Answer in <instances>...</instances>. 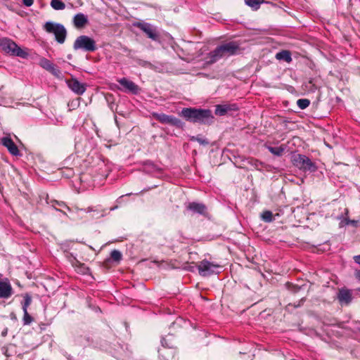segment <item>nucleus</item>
<instances>
[{"label":"nucleus","instance_id":"nucleus-7","mask_svg":"<svg viewBox=\"0 0 360 360\" xmlns=\"http://www.w3.org/2000/svg\"><path fill=\"white\" fill-rule=\"evenodd\" d=\"M153 117L162 124H167L180 129H182L184 126V123L181 120L172 115L154 112Z\"/></svg>","mask_w":360,"mask_h":360},{"label":"nucleus","instance_id":"nucleus-9","mask_svg":"<svg viewBox=\"0 0 360 360\" xmlns=\"http://www.w3.org/2000/svg\"><path fill=\"white\" fill-rule=\"evenodd\" d=\"M117 81L121 85L120 87H117V89L120 91L131 93L134 95L138 94L140 91V88L137 84L125 77L118 79Z\"/></svg>","mask_w":360,"mask_h":360},{"label":"nucleus","instance_id":"nucleus-43","mask_svg":"<svg viewBox=\"0 0 360 360\" xmlns=\"http://www.w3.org/2000/svg\"><path fill=\"white\" fill-rule=\"evenodd\" d=\"M300 289V287H297V286H295V290L294 291H295H295H297V290H299Z\"/></svg>","mask_w":360,"mask_h":360},{"label":"nucleus","instance_id":"nucleus-6","mask_svg":"<svg viewBox=\"0 0 360 360\" xmlns=\"http://www.w3.org/2000/svg\"><path fill=\"white\" fill-rule=\"evenodd\" d=\"M197 267L200 276H209L213 274H218L219 272L218 269L221 268V266L203 259L200 262Z\"/></svg>","mask_w":360,"mask_h":360},{"label":"nucleus","instance_id":"nucleus-32","mask_svg":"<svg viewBox=\"0 0 360 360\" xmlns=\"http://www.w3.org/2000/svg\"><path fill=\"white\" fill-rule=\"evenodd\" d=\"M191 140L192 141H198L200 144L204 145V146H206V145L209 144V141L207 139H202V138H201L200 136H193L191 138Z\"/></svg>","mask_w":360,"mask_h":360},{"label":"nucleus","instance_id":"nucleus-2","mask_svg":"<svg viewBox=\"0 0 360 360\" xmlns=\"http://www.w3.org/2000/svg\"><path fill=\"white\" fill-rule=\"evenodd\" d=\"M0 49L11 56L22 58L27 57L28 53L18 46L13 40L8 38H0Z\"/></svg>","mask_w":360,"mask_h":360},{"label":"nucleus","instance_id":"nucleus-10","mask_svg":"<svg viewBox=\"0 0 360 360\" xmlns=\"http://www.w3.org/2000/svg\"><path fill=\"white\" fill-rule=\"evenodd\" d=\"M224 56H231L241 53L242 49L236 41H229L220 45Z\"/></svg>","mask_w":360,"mask_h":360},{"label":"nucleus","instance_id":"nucleus-4","mask_svg":"<svg viewBox=\"0 0 360 360\" xmlns=\"http://www.w3.org/2000/svg\"><path fill=\"white\" fill-rule=\"evenodd\" d=\"M292 162L294 166L304 172H314L317 170L316 164L304 155H292Z\"/></svg>","mask_w":360,"mask_h":360},{"label":"nucleus","instance_id":"nucleus-35","mask_svg":"<svg viewBox=\"0 0 360 360\" xmlns=\"http://www.w3.org/2000/svg\"><path fill=\"white\" fill-rule=\"evenodd\" d=\"M354 260L356 263L360 264V255L354 257Z\"/></svg>","mask_w":360,"mask_h":360},{"label":"nucleus","instance_id":"nucleus-34","mask_svg":"<svg viewBox=\"0 0 360 360\" xmlns=\"http://www.w3.org/2000/svg\"><path fill=\"white\" fill-rule=\"evenodd\" d=\"M162 346L164 347H171V346L167 343V340L165 338H162L161 340Z\"/></svg>","mask_w":360,"mask_h":360},{"label":"nucleus","instance_id":"nucleus-29","mask_svg":"<svg viewBox=\"0 0 360 360\" xmlns=\"http://www.w3.org/2000/svg\"><path fill=\"white\" fill-rule=\"evenodd\" d=\"M110 257L114 262H120L122 259V255L119 250H113L110 253Z\"/></svg>","mask_w":360,"mask_h":360},{"label":"nucleus","instance_id":"nucleus-40","mask_svg":"<svg viewBox=\"0 0 360 360\" xmlns=\"http://www.w3.org/2000/svg\"><path fill=\"white\" fill-rule=\"evenodd\" d=\"M193 269H194V266H188V268H186V269H188V271H193Z\"/></svg>","mask_w":360,"mask_h":360},{"label":"nucleus","instance_id":"nucleus-39","mask_svg":"<svg viewBox=\"0 0 360 360\" xmlns=\"http://www.w3.org/2000/svg\"><path fill=\"white\" fill-rule=\"evenodd\" d=\"M304 302V299H301V300L300 301V303L297 304V305H294V307H297L299 306H300V303H302Z\"/></svg>","mask_w":360,"mask_h":360},{"label":"nucleus","instance_id":"nucleus-33","mask_svg":"<svg viewBox=\"0 0 360 360\" xmlns=\"http://www.w3.org/2000/svg\"><path fill=\"white\" fill-rule=\"evenodd\" d=\"M23 4L26 6H31L33 3L34 0H22Z\"/></svg>","mask_w":360,"mask_h":360},{"label":"nucleus","instance_id":"nucleus-46","mask_svg":"<svg viewBox=\"0 0 360 360\" xmlns=\"http://www.w3.org/2000/svg\"><path fill=\"white\" fill-rule=\"evenodd\" d=\"M358 290H359V291H360V288Z\"/></svg>","mask_w":360,"mask_h":360},{"label":"nucleus","instance_id":"nucleus-26","mask_svg":"<svg viewBox=\"0 0 360 360\" xmlns=\"http://www.w3.org/2000/svg\"><path fill=\"white\" fill-rule=\"evenodd\" d=\"M32 303V297L29 294H25L23 296V302H22V311H27L28 307Z\"/></svg>","mask_w":360,"mask_h":360},{"label":"nucleus","instance_id":"nucleus-12","mask_svg":"<svg viewBox=\"0 0 360 360\" xmlns=\"http://www.w3.org/2000/svg\"><path fill=\"white\" fill-rule=\"evenodd\" d=\"M68 87L75 94L82 95L86 91L84 84L79 82L77 79L72 78L67 82Z\"/></svg>","mask_w":360,"mask_h":360},{"label":"nucleus","instance_id":"nucleus-25","mask_svg":"<svg viewBox=\"0 0 360 360\" xmlns=\"http://www.w3.org/2000/svg\"><path fill=\"white\" fill-rule=\"evenodd\" d=\"M51 203H52V206L56 209V210L57 211H59V212H63L64 214H66L65 212H64L63 211H62L61 210H59V209H57L55 207V205H58L59 207H65L69 212H70L72 210L71 208H70L68 205H66V204L63 202V201H58V200H52L51 202Z\"/></svg>","mask_w":360,"mask_h":360},{"label":"nucleus","instance_id":"nucleus-19","mask_svg":"<svg viewBox=\"0 0 360 360\" xmlns=\"http://www.w3.org/2000/svg\"><path fill=\"white\" fill-rule=\"evenodd\" d=\"M87 16L82 13H77L74 16L73 23L77 28L84 27L87 24Z\"/></svg>","mask_w":360,"mask_h":360},{"label":"nucleus","instance_id":"nucleus-44","mask_svg":"<svg viewBox=\"0 0 360 360\" xmlns=\"http://www.w3.org/2000/svg\"><path fill=\"white\" fill-rule=\"evenodd\" d=\"M91 208H88V210L86 212H91Z\"/></svg>","mask_w":360,"mask_h":360},{"label":"nucleus","instance_id":"nucleus-8","mask_svg":"<svg viewBox=\"0 0 360 360\" xmlns=\"http://www.w3.org/2000/svg\"><path fill=\"white\" fill-rule=\"evenodd\" d=\"M135 26L143 31L153 41H160V33L155 26L148 22H136Z\"/></svg>","mask_w":360,"mask_h":360},{"label":"nucleus","instance_id":"nucleus-30","mask_svg":"<svg viewBox=\"0 0 360 360\" xmlns=\"http://www.w3.org/2000/svg\"><path fill=\"white\" fill-rule=\"evenodd\" d=\"M309 104L310 101L307 98H300L297 101V105L301 110L307 108Z\"/></svg>","mask_w":360,"mask_h":360},{"label":"nucleus","instance_id":"nucleus-27","mask_svg":"<svg viewBox=\"0 0 360 360\" xmlns=\"http://www.w3.org/2000/svg\"><path fill=\"white\" fill-rule=\"evenodd\" d=\"M261 218L265 222H271L274 219L272 212L269 210L263 212Z\"/></svg>","mask_w":360,"mask_h":360},{"label":"nucleus","instance_id":"nucleus-36","mask_svg":"<svg viewBox=\"0 0 360 360\" xmlns=\"http://www.w3.org/2000/svg\"><path fill=\"white\" fill-rule=\"evenodd\" d=\"M8 333V328H5L2 332H1V335L3 337H5Z\"/></svg>","mask_w":360,"mask_h":360},{"label":"nucleus","instance_id":"nucleus-16","mask_svg":"<svg viewBox=\"0 0 360 360\" xmlns=\"http://www.w3.org/2000/svg\"><path fill=\"white\" fill-rule=\"evenodd\" d=\"M338 299L342 305L349 304L352 300L351 291L345 288L340 289L338 293Z\"/></svg>","mask_w":360,"mask_h":360},{"label":"nucleus","instance_id":"nucleus-17","mask_svg":"<svg viewBox=\"0 0 360 360\" xmlns=\"http://www.w3.org/2000/svg\"><path fill=\"white\" fill-rule=\"evenodd\" d=\"M238 106L236 104H224L218 105L216 106L215 114L217 115L222 116L231 111H236Z\"/></svg>","mask_w":360,"mask_h":360},{"label":"nucleus","instance_id":"nucleus-1","mask_svg":"<svg viewBox=\"0 0 360 360\" xmlns=\"http://www.w3.org/2000/svg\"><path fill=\"white\" fill-rule=\"evenodd\" d=\"M180 115L187 121L200 124H210L213 119L211 110L207 109L185 108L182 109Z\"/></svg>","mask_w":360,"mask_h":360},{"label":"nucleus","instance_id":"nucleus-45","mask_svg":"<svg viewBox=\"0 0 360 360\" xmlns=\"http://www.w3.org/2000/svg\"><path fill=\"white\" fill-rule=\"evenodd\" d=\"M124 195H121L119 199L117 200V202H119V200L121 198H123Z\"/></svg>","mask_w":360,"mask_h":360},{"label":"nucleus","instance_id":"nucleus-28","mask_svg":"<svg viewBox=\"0 0 360 360\" xmlns=\"http://www.w3.org/2000/svg\"><path fill=\"white\" fill-rule=\"evenodd\" d=\"M306 87L308 91L311 92H315L319 89L316 81L314 79H310L308 83L306 84Z\"/></svg>","mask_w":360,"mask_h":360},{"label":"nucleus","instance_id":"nucleus-11","mask_svg":"<svg viewBox=\"0 0 360 360\" xmlns=\"http://www.w3.org/2000/svg\"><path fill=\"white\" fill-rule=\"evenodd\" d=\"M0 143L5 146L11 155L15 156H18L20 155L17 146L15 144L11 137H3L0 140Z\"/></svg>","mask_w":360,"mask_h":360},{"label":"nucleus","instance_id":"nucleus-18","mask_svg":"<svg viewBox=\"0 0 360 360\" xmlns=\"http://www.w3.org/2000/svg\"><path fill=\"white\" fill-rule=\"evenodd\" d=\"M186 209L193 213L199 214H205L207 210V207L204 204L195 202H189L186 205Z\"/></svg>","mask_w":360,"mask_h":360},{"label":"nucleus","instance_id":"nucleus-31","mask_svg":"<svg viewBox=\"0 0 360 360\" xmlns=\"http://www.w3.org/2000/svg\"><path fill=\"white\" fill-rule=\"evenodd\" d=\"M23 324L30 325L33 321V318L29 314L27 311H23Z\"/></svg>","mask_w":360,"mask_h":360},{"label":"nucleus","instance_id":"nucleus-41","mask_svg":"<svg viewBox=\"0 0 360 360\" xmlns=\"http://www.w3.org/2000/svg\"><path fill=\"white\" fill-rule=\"evenodd\" d=\"M117 207H118V206H117V205H116V206H115V207H113L110 208V210H111V211H112V210H116Z\"/></svg>","mask_w":360,"mask_h":360},{"label":"nucleus","instance_id":"nucleus-37","mask_svg":"<svg viewBox=\"0 0 360 360\" xmlns=\"http://www.w3.org/2000/svg\"><path fill=\"white\" fill-rule=\"evenodd\" d=\"M355 276L356 277L360 280V270L359 271H356V273H355Z\"/></svg>","mask_w":360,"mask_h":360},{"label":"nucleus","instance_id":"nucleus-5","mask_svg":"<svg viewBox=\"0 0 360 360\" xmlns=\"http://www.w3.org/2000/svg\"><path fill=\"white\" fill-rule=\"evenodd\" d=\"M73 49L75 51L82 50L85 52H94L98 48L94 39L86 35H80L75 40Z\"/></svg>","mask_w":360,"mask_h":360},{"label":"nucleus","instance_id":"nucleus-13","mask_svg":"<svg viewBox=\"0 0 360 360\" xmlns=\"http://www.w3.org/2000/svg\"><path fill=\"white\" fill-rule=\"evenodd\" d=\"M13 293L12 286L8 279L0 281V297L9 298Z\"/></svg>","mask_w":360,"mask_h":360},{"label":"nucleus","instance_id":"nucleus-21","mask_svg":"<svg viewBox=\"0 0 360 360\" xmlns=\"http://www.w3.org/2000/svg\"><path fill=\"white\" fill-rule=\"evenodd\" d=\"M276 58L278 60H283L287 63H290L292 60L291 54L288 51H281L277 53Z\"/></svg>","mask_w":360,"mask_h":360},{"label":"nucleus","instance_id":"nucleus-15","mask_svg":"<svg viewBox=\"0 0 360 360\" xmlns=\"http://www.w3.org/2000/svg\"><path fill=\"white\" fill-rule=\"evenodd\" d=\"M224 57L221 49L220 46H218L216 49L208 53L206 57V63L207 64H213Z\"/></svg>","mask_w":360,"mask_h":360},{"label":"nucleus","instance_id":"nucleus-38","mask_svg":"<svg viewBox=\"0 0 360 360\" xmlns=\"http://www.w3.org/2000/svg\"><path fill=\"white\" fill-rule=\"evenodd\" d=\"M11 317L12 319H14V320L17 319V318H16V316H15L14 313H11Z\"/></svg>","mask_w":360,"mask_h":360},{"label":"nucleus","instance_id":"nucleus-22","mask_svg":"<svg viewBox=\"0 0 360 360\" xmlns=\"http://www.w3.org/2000/svg\"><path fill=\"white\" fill-rule=\"evenodd\" d=\"M267 149L270 153L276 156H281L285 150V147L281 146L278 147L267 146Z\"/></svg>","mask_w":360,"mask_h":360},{"label":"nucleus","instance_id":"nucleus-14","mask_svg":"<svg viewBox=\"0 0 360 360\" xmlns=\"http://www.w3.org/2000/svg\"><path fill=\"white\" fill-rule=\"evenodd\" d=\"M39 64L42 68L49 71L55 76H58L60 74V70L56 68V65L51 61L45 58H40Z\"/></svg>","mask_w":360,"mask_h":360},{"label":"nucleus","instance_id":"nucleus-24","mask_svg":"<svg viewBox=\"0 0 360 360\" xmlns=\"http://www.w3.org/2000/svg\"><path fill=\"white\" fill-rule=\"evenodd\" d=\"M51 6L56 11L63 10L65 8V4L60 0H52L51 1Z\"/></svg>","mask_w":360,"mask_h":360},{"label":"nucleus","instance_id":"nucleus-3","mask_svg":"<svg viewBox=\"0 0 360 360\" xmlns=\"http://www.w3.org/2000/svg\"><path fill=\"white\" fill-rule=\"evenodd\" d=\"M43 27L46 32L54 34L58 43L63 44L65 42L67 30L62 24L49 21L44 25Z\"/></svg>","mask_w":360,"mask_h":360},{"label":"nucleus","instance_id":"nucleus-23","mask_svg":"<svg viewBox=\"0 0 360 360\" xmlns=\"http://www.w3.org/2000/svg\"><path fill=\"white\" fill-rule=\"evenodd\" d=\"M264 0H245V3L253 10H257Z\"/></svg>","mask_w":360,"mask_h":360},{"label":"nucleus","instance_id":"nucleus-20","mask_svg":"<svg viewBox=\"0 0 360 360\" xmlns=\"http://www.w3.org/2000/svg\"><path fill=\"white\" fill-rule=\"evenodd\" d=\"M66 257L73 266L79 268L81 272L85 273L86 267L84 264L81 263L72 253L68 252Z\"/></svg>","mask_w":360,"mask_h":360},{"label":"nucleus","instance_id":"nucleus-42","mask_svg":"<svg viewBox=\"0 0 360 360\" xmlns=\"http://www.w3.org/2000/svg\"><path fill=\"white\" fill-rule=\"evenodd\" d=\"M349 223H350V224H352V223H354V221H350L349 219H347V224H349Z\"/></svg>","mask_w":360,"mask_h":360}]
</instances>
